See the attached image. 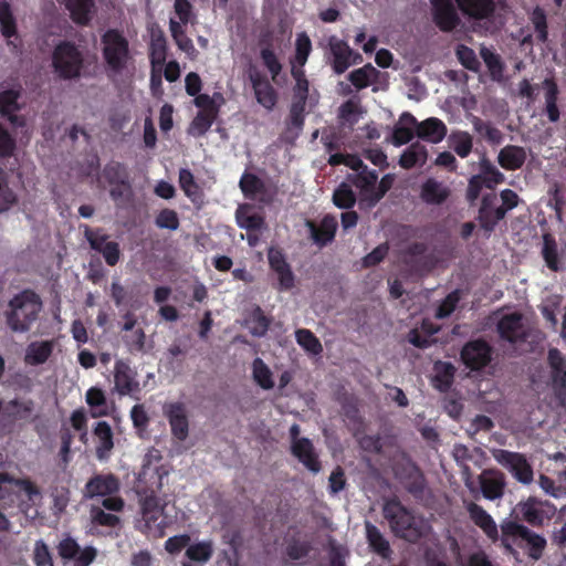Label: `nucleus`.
<instances>
[{"label": "nucleus", "instance_id": "nucleus-1", "mask_svg": "<svg viewBox=\"0 0 566 566\" xmlns=\"http://www.w3.org/2000/svg\"><path fill=\"white\" fill-rule=\"evenodd\" d=\"M41 310L40 295L31 289H24L9 301L4 312L6 324L13 333H27L38 321Z\"/></svg>", "mask_w": 566, "mask_h": 566}, {"label": "nucleus", "instance_id": "nucleus-2", "mask_svg": "<svg viewBox=\"0 0 566 566\" xmlns=\"http://www.w3.org/2000/svg\"><path fill=\"white\" fill-rule=\"evenodd\" d=\"M51 60L53 72L60 80H77L83 75L84 54L73 41H60L53 49Z\"/></svg>", "mask_w": 566, "mask_h": 566}, {"label": "nucleus", "instance_id": "nucleus-3", "mask_svg": "<svg viewBox=\"0 0 566 566\" xmlns=\"http://www.w3.org/2000/svg\"><path fill=\"white\" fill-rule=\"evenodd\" d=\"M102 56L108 75L120 74L132 61L129 41L118 29H108L101 36Z\"/></svg>", "mask_w": 566, "mask_h": 566}, {"label": "nucleus", "instance_id": "nucleus-4", "mask_svg": "<svg viewBox=\"0 0 566 566\" xmlns=\"http://www.w3.org/2000/svg\"><path fill=\"white\" fill-rule=\"evenodd\" d=\"M382 514L396 536L410 542L420 538L421 531L415 515L397 497L385 502Z\"/></svg>", "mask_w": 566, "mask_h": 566}, {"label": "nucleus", "instance_id": "nucleus-5", "mask_svg": "<svg viewBox=\"0 0 566 566\" xmlns=\"http://www.w3.org/2000/svg\"><path fill=\"white\" fill-rule=\"evenodd\" d=\"M502 206L493 209V206L497 203V197L495 193H486L482 197L481 207L479 210V221L488 232H492L497 222L504 219L509 210L517 207L520 198L517 193L512 189H504L500 193Z\"/></svg>", "mask_w": 566, "mask_h": 566}, {"label": "nucleus", "instance_id": "nucleus-6", "mask_svg": "<svg viewBox=\"0 0 566 566\" xmlns=\"http://www.w3.org/2000/svg\"><path fill=\"white\" fill-rule=\"evenodd\" d=\"M239 187L245 199L270 206L277 196V186L271 180H264L253 172L244 171Z\"/></svg>", "mask_w": 566, "mask_h": 566}, {"label": "nucleus", "instance_id": "nucleus-7", "mask_svg": "<svg viewBox=\"0 0 566 566\" xmlns=\"http://www.w3.org/2000/svg\"><path fill=\"white\" fill-rule=\"evenodd\" d=\"M494 460L505 468L520 483L530 484L533 481V468L526 457L520 452L505 449L492 450Z\"/></svg>", "mask_w": 566, "mask_h": 566}, {"label": "nucleus", "instance_id": "nucleus-8", "mask_svg": "<svg viewBox=\"0 0 566 566\" xmlns=\"http://www.w3.org/2000/svg\"><path fill=\"white\" fill-rule=\"evenodd\" d=\"M139 505L145 527L151 531L155 527L159 536L164 535V526L158 522L163 516L166 503L156 494L154 490H138Z\"/></svg>", "mask_w": 566, "mask_h": 566}, {"label": "nucleus", "instance_id": "nucleus-9", "mask_svg": "<svg viewBox=\"0 0 566 566\" xmlns=\"http://www.w3.org/2000/svg\"><path fill=\"white\" fill-rule=\"evenodd\" d=\"M492 346L482 338L469 340L460 352L463 365L472 371L486 367L492 360Z\"/></svg>", "mask_w": 566, "mask_h": 566}, {"label": "nucleus", "instance_id": "nucleus-10", "mask_svg": "<svg viewBox=\"0 0 566 566\" xmlns=\"http://www.w3.org/2000/svg\"><path fill=\"white\" fill-rule=\"evenodd\" d=\"M248 78L252 86L256 102L268 111H272L277 103V92L270 80L256 66L248 70Z\"/></svg>", "mask_w": 566, "mask_h": 566}, {"label": "nucleus", "instance_id": "nucleus-11", "mask_svg": "<svg viewBox=\"0 0 566 566\" xmlns=\"http://www.w3.org/2000/svg\"><path fill=\"white\" fill-rule=\"evenodd\" d=\"M84 235L92 250L101 253L109 266H115L120 259L122 252L116 241H109V235L103 233L101 229L93 230L85 227Z\"/></svg>", "mask_w": 566, "mask_h": 566}, {"label": "nucleus", "instance_id": "nucleus-12", "mask_svg": "<svg viewBox=\"0 0 566 566\" xmlns=\"http://www.w3.org/2000/svg\"><path fill=\"white\" fill-rule=\"evenodd\" d=\"M432 21L442 32H452L461 24V18L452 0H430Z\"/></svg>", "mask_w": 566, "mask_h": 566}, {"label": "nucleus", "instance_id": "nucleus-13", "mask_svg": "<svg viewBox=\"0 0 566 566\" xmlns=\"http://www.w3.org/2000/svg\"><path fill=\"white\" fill-rule=\"evenodd\" d=\"M171 434L179 441H185L189 434V420L186 406L182 402H169L163 407Z\"/></svg>", "mask_w": 566, "mask_h": 566}, {"label": "nucleus", "instance_id": "nucleus-14", "mask_svg": "<svg viewBox=\"0 0 566 566\" xmlns=\"http://www.w3.org/2000/svg\"><path fill=\"white\" fill-rule=\"evenodd\" d=\"M353 55V49L344 40L335 35L328 39L327 61L335 74L340 75L350 67L349 57Z\"/></svg>", "mask_w": 566, "mask_h": 566}, {"label": "nucleus", "instance_id": "nucleus-15", "mask_svg": "<svg viewBox=\"0 0 566 566\" xmlns=\"http://www.w3.org/2000/svg\"><path fill=\"white\" fill-rule=\"evenodd\" d=\"M119 480L113 473L95 474L85 484L83 495L86 499L114 495L119 491Z\"/></svg>", "mask_w": 566, "mask_h": 566}, {"label": "nucleus", "instance_id": "nucleus-16", "mask_svg": "<svg viewBox=\"0 0 566 566\" xmlns=\"http://www.w3.org/2000/svg\"><path fill=\"white\" fill-rule=\"evenodd\" d=\"M556 507L549 502L539 501L536 497L521 504V513L525 522L532 526H542L545 520L551 518L555 514Z\"/></svg>", "mask_w": 566, "mask_h": 566}, {"label": "nucleus", "instance_id": "nucleus-17", "mask_svg": "<svg viewBox=\"0 0 566 566\" xmlns=\"http://www.w3.org/2000/svg\"><path fill=\"white\" fill-rule=\"evenodd\" d=\"M306 227L310 230L313 242L317 247L323 248L334 241L338 222L333 214H325L318 223L307 220Z\"/></svg>", "mask_w": 566, "mask_h": 566}, {"label": "nucleus", "instance_id": "nucleus-18", "mask_svg": "<svg viewBox=\"0 0 566 566\" xmlns=\"http://www.w3.org/2000/svg\"><path fill=\"white\" fill-rule=\"evenodd\" d=\"M20 96V88H10L0 92V116L7 118L10 124L17 128L25 125L24 117L17 115V112L20 111L18 102Z\"/></svg>", "mask_w": 566, "mask_h": 566}, {"label": "nucleus", "instance_id": "nucleus-19", "mask_svg": "<svg viewBox=\"0 0 566 566\" xmlns=\"http://www.w3.org/2000/svg\"><path fill=\"white\" fill-rule=\"evenodd\" d=\"M497 332L502 339L512 344L523 342L527 337L523 326V315L518 312L504 315L497 323Z\"/></svg>", "mask_w": 566, "mask_h": 566}, {"label": "nucleus", "instance_id": "nucleus-20", "mask_svg": "<svg viewBox=\"0 0 566 566\" xmlns=\"http://www.w3.org/2000/svg\"><path fill=\"white\" fill-rule=\"evenodd\" d=\"M69 11L71 20L81 27L91 23L96 12L95 0H57Z\"/></svg>", "mask_w": 566, "mask_h": 566}, {"label": "nucleus", "instance_id": "nucleus-21", "mask_svg": "<svg viewBox=\"0 0 566 566\" xmlns=\"http://www.w3.org/2000/svg\"><path fill=\"white\" fill-rule=\"evenodd\" d=\"M136 371L127 361L122 359L115 363L114 380L117 392L122 396L139 391V382L136 380Z\"/></svg>", "mask_w": 566, "mask_h": 566}, {"label": "nucleus", "instance_id": "nucleus-22", "mask_svg": "<svg viewBox=\"0 0 566 566\" xmlns=\"http://www.w3.org/2000/svg\"><path fill=\"white\" fill-rule=\"evenodd\" d=\"M467 511L471 521L483 531L490 541L495 543L500 539V534L495 521L481 505L474 502H470L467 505Z\"/></svg>", "mask_w": 566, "mask_h": 566}, {"label": "nucleus", "instance_id": "nucleus-23", "mask_svg": "<svg viewBox=\"0 0 566 566\" xmlns=\"http://www.w3.org/2000/svg\"><path fill=\"white\" fill-rule=\"evenodd\" d=\"M291 452L311 472L318 473L321 471L322 465L318 455L308 438H301V440L293 441Z\"/></svg>", "mask_w": 566, "mask_h": 566}, {"label": "nucleus", "instance_id": "nucleus-24", "mask_svg": "<svg viewBox=\"0 0 566 566\" xmlns=\"http://www.w3.org/2000/svg\"><path fill=\"white\" fill-rule=\"evenodd\" d=\"M260 57L266 67L273 82L277 81V76L282 72V63L280 62L272 44V35L270 32L262 34L259 39Z\"/></svg>", "mask_w": 566, "mask_h": 566}, {"label": "nucleus", "instance_id": "nucleus-25", "mask_svg": "<svg viewBox=\"0 0 566 566\" xmlns=\"http://www.w3.org/2000/svg\"><path fill=\"white\" fill-rule=\"evenodd\" d=\"M450 193L448 186L432 177L426 179L420 188V199L431 206L444 203Z\"/></svg>", "mask_w": 566, "mask_h": 566}, {"label": "nucleus", "instance_id": "nucleus-26", "mask_svg": "<svg viewBox=\"0 0 566 566\" xmlns=\"http://www.w3.org/2000/svg\"><path fill=\"white\" fill-rule=\"evenodd\" d=\"M548 365L552 368V380L560 398L566 394V360L557 348H551L547 355Z\"/></svg>", "mask_w": 566, "mask_h": 566}, {"label": "nucleus", "instance_id": "nucleus-27", "mask_svg": "<svg viewBox=\"0 0 566 566\" xmlns=\"http://www.w3.org/2000/svg\"><path fill=\"white\" fill-rule=\"evenodd\" d=\"M448 128L446 124L437 118L429 117L417 124L416 135L423 140L438 144L447 136Z\"/></svg>", "mask_w": 566, "mask_h": 566}, {"label": "nucleus", "instance_id": "nucleus-28", "mask_svg": "<svg viewBox=\"0 0 566 566\" xmlns=\"http://www.w3.org/2000/svg\"><path fill=\"white\" fill-rule=\"evenodd\" d=\"M463 14L474 20L491 18L495 12L494 0H455Z\"/></svg>", "mask_w": 566, "mask_h": 566}, {"label": "nucleus", "instance_id": "nucleus-29", "mask_svg": "<svg viewBox=\"0 0 566 566\" xmlns=\"http://www.w3.org/2000/svg\"><path fill=\"white\" fill-rule=\"evenodd\" d=\"M35 403L32 399H11L4 403L3 419L8 421L28 420L32 417Z\"/></svg>", "mask_w": 566, "mask_h": 566}, {"label": "nucleus", "instance_id": "nucleus-30", "mask_svg": "<svg viewBox=\"0 0 566 566\" xmlns=\"http://www.w3.org/2000/svg\"><path fill=\"white\" fill-rule=\"evenodd\" d=\"M178 182L186 197L189 198L195 206L200 207L203 203V190L196 181L190 169L181 168L179 170Z\"/></svg>", "mask_w": 566, "mask_h": 566}, {"label": "nucleus", "instance_id": "nucleus-31", "mask_svg": "<svg viewBox=\"0 0 566 566\" xmlns=\"http://www.w3.org/2000/svg\"><path fill=\"white\" fill-rule=\"evenodd\" d=\"M53 340H35L27 346L24 363L29 366H39L44 364L53 353Z\"/></svg>", "mask_w": 566, "mask_h": 566}, {"label": "nucleus", "instance_id": "nucleus-32", "mask_svg": "<svg viewBox=\"0 0 566 566\" xmlns=\"http://www.w3.org/2000/svg\"><path fill=\"white\" fill-rule=\"evenodd\" d=\"M526 151L521 146L506 145L497 155L499 165L505 170H517L526 160Z\"/></svg>", "mask_w": 566, "mask_h": 566}, {"label": "nucleus", "instance_id": "nucleus-33", "mask_svg": "<svg viewBox=\"0 0 566 566\" xmlns=\"http://www.w3.org/2000/svg\"><path fill=\"white\" fill-rule=\"evenodd\" d=\"M501 544L505 548V551L513 553L512 543L517 544L520 547H523L521 542L525 534H528V528L523 524H520L514 521H505L501 524Z\"/></svg>", "mask_w": 566, "mask_h": 566}, {"label": "nucleus", "instance_id": "nucleus-34", "mask_svg": "<svg viewBox=\"0 0 566 566\" xmlns=\"http://www.w3.org/2000/svg\"><path fill=\"white\" fill-rule=\"evenodd\" d=\"M427 147L420 142H415L401 154L399 165L403 169H411L416 166L422 167L427 163Z\"/></svg>", "mask_w": 566, "mask_h": 566}, {"label": "nucleus", "instance_id": "nucleus-35", "mask_svg": "<svg viewBox=\"0 0 566 566\" xmlns=\"http://www.w3.org/2000/svg\"><path fill=\"white\" fill-rule=\"evenodd\" d=\"M542 256L546 266L553 272H559L564 268V262L558 253V245L551 233L543 234Z\"/></svg>", "mask_w": 566, "mask_h": 566}, {"label": "nucleus", "instance_id": "nucleus-36", "mask_svg": "<svg viewBox=\"0 0 566 566\" xmlns=\"http://www.w3.org/2000/svg\"><path fill=\"white\" fill-rule=\"evenodd\" d=\"M101 177L105 179L109 186H125L127 189H132L127 168L119 161L112 160L106 164L102 170Z\"/></svg>", "mask_w": 566, "mask_h": 566}, {"label": "nucleus", "instance_id": "nucleus-37", "mask_svg": "<svg viewBox=\"0 0 566 566\" xmlns=\"http://www.w3.org/2000/svg\"><path fill=\"white\" fill-rule=\"evenodd\" d=\"M94 436L97 439L96 455L98 459L107 458L114 448L113 431L108 422L98 421L94 428Z\"/></svg>", "mask_w": 566, "mask_h": 566}, {"label": "nucleus", "instance_id": "nucleus-38", "mask_svg": "<svg viewBox=\"0 0 566 566\" xmlns=\"http://www.w3.org/2000/svg\"><path fill=\"white\" fill-rule=\"evenodd\" d=\"M480 56L486 65L492 81L502 82L504 78L505 63L501 55L486 46H482L480 49Z\"/></svg>", "mask_w": 566, "mask_h": 566}, {"label": "nucleus", "instance_id": "nucleus-39", "mask_svg": "<svg viewBox=\"0 0 566 566\" xmlns=\"http://www.w3.org/2000/svg\"><path fill=\"white\" fill-rule=\"evenodd\" d=\"M213 552V542L208 539L188 545L185 555L190 562L201 566L211 559Z\"/></svg>", "mask_w": 566, "mask_h": 566}, {"label": "nucleus", "instance_id": "nucleus-40", "mask_svg": "<svg viewBox=\"0 0 566 566\" xmlns=\"http://www.w3.org/2000/svg\"><path fill=\"white\" fill-rule=\"evenodd\" d=\"M379 71L370 63L356 69L348 74L349 82L357 88L363 90L377 81Z\"/></svg>", "mask_w": 566, "mask_h": 566}, {"label": "nucleus", "instance_id": "nucleus-41", "mask_svg": "<svg viewBox=\"0 0 566 566\" xmlns=\"http://www.w3.org/2000/svg\"><path fill=\"white\" fill-rule=\"evenodd\" d=\"M149 59L153 66H163L167 59V41L163 31L153 32L149 43Z\"/></svg>", "mask_w": 566, "mask_h": 566}, {"label": "nucleus", "instance_id": "nucleus-42", "mask_svg": "<svg viewBox=\"0 0 566 566\" xmlns=\"http://www.w3.org/2000/svg\"><path fill=\"white\" fill-rule=\"evenodd\" d=\"M545 92V105H546V115L552 123H556L559 120L560 113L557 106L558 99V86L553 78H546L544 81Z\"/></svg>", "mask_w": 566, "mask_h": 566}, {"label": "nucleus", "instance_id": "nucleus-43", "mask_svg": "<svg viewBox=\"0 0 566 566\" xmlns=\"http://www.w3.org/2000/svg\"><path fill=\"white\" fill-rule=\"evenodd\" d=\"M449 147L461 158H467L473 148L472 136L464 130H453L448 137Z\"/></svg>", "mask_w": 566, "mask_h": 566}, {"label": "nucleus", "instance_id": "nucleus-44", "mask_svg": "<svg viewBox=\"0 0 566 566\" xmlns=\"http://www.w3.org/2000/svg\"><path fill=\"white\" fill-rule=\"evenodd\" d=\"M365 528L366 537L371 549L384 557L388 556L390 553V545L379 528L370 522L365 523Z\"/></svg>", "mask_w": 566, "mask_h": 566}, {"label": "nucleus", "instance_id": "nucleus-45", "mask_svg": "<svg viewBox=\"0 0 566 566\" xmlns=\"http://www.w3.org/2000/svg\"><path fill=\"white\" fill-rule=\"evenodd\" d=\"M253 380L265 390L274 387L273 375L269 366L261 359L255 358L252 363Z\"/></svg>", "mask_w": 566, "mask_h": 566}, {"label": "nucleus", "instance_id": "nucleus-46", "mask_svg": "<svg viewBox=\"0 0 566 566\" xmlns=\"http://www.w3.org/2000/svg\"><path fill=\"white\" fill-rule=\"evenodd\" d=\"M217 116L218 113L216 112L199 111L190 124L189 134L198 137L203 136L210 129Z\"/></svg>", "mask_w": 566, "mask_h": 566}, {"label": "nucleus", "instance_id": "nucleus-47", "mask_svg": "<svg viewBox=\"0 0 566 566\" xmlns=\"http://www.w3.org/2000/svg\"><path fill=\"white\" fill-rule=\"evenodd\" d=\"M522 542H525L526 544L522 548H527V555L532 559L538 560L543 556L546 547V539L542 535H538L528 528V534L523 536L521 543Z\"/></svg>", "mask_w": 566, "mask_h": 566}, {"label": "nucleus", "instance_id": "nucleus-48", "mask_svg": "<svg viewBox=\"0 0 566 566\" xmlns=\"http://www.w3.org/2000/svg\"><path fill=\"white\" fill-rule=\"evenodd\" d=\"M333 203L339 209H350L356 203V195L352 187L342 182L333 192Z\"/></svg>", "mask_w": 566, "mask_h": 566}, {"label": "nucleus", "instance_id": "nucleus-49", "mask_svg": "<svg viewBox=\"0 0 566 566\" xmlns=\"http://www.w3.org/2000/svg\"><path fill=\"white\" fill-rule=\"evenodd\" d=\"M481 174L485 179L486 188L492 189L495 185L504 181V175L486 158L483 157L480 161Z\"/></svg>", "mask_w": 566, "mask_h": 566}, {"label": "nucleus", "instance_id": "nucleus-50", "mask_svg": "<svg viewBox=\"0 0 566 566\" xmlns=\"http://www.w3.org/2000/svg\"><path fill=\"white\" fill-rule=\"evenodd\" d=\"M248 323L250 324V333L258 337L264 336L270 327V319L260 306L252 311Z\"/></svg>", "mask_w": 566, "mask_h": 566}, {"label": "nucleus", "instance_id": "nucleus-51", "mask_svg": "<svg viewBox=\"0 0 566 566\" xmlns=\"http://www.w3.org/2000/svg\"><path fill=\"white\" fill-rule=\"evenodd\" d=\"M300 346L313 355L322 353L323 347L318 338L310 329L301 328L295 333Z\"/></svg>", "mask_w": 566, "mask_h": 566}, {"label": "nucleus", "instance_id": "nucleus-52", "mask_svg": "<svg viewBox=\"0 0 566 566\" xmlns=\"http://www.w3.org/2000/svg\"><path fill=\"white\" fill-rule=\"evenodd\" d=\"M91 521L94 525L116 527L120 523V518L113 514L107 513L101 506L92 505L90 510Z\"/></svg>", "mask_w": 566, "mask_h": 566}, {"label": "nucleus", "instance_id": "nucleus-53", "mask_svg": "<svg viewBox=\"0 0 566 566\" xmlns=\"http://www.w3.org/2000/svg\"><path fill=\"white\" fill-rule=\"evenodd\" d=\"M531 21L536 32L537 41L545 43L548 39L547 17L545 10L541 7L534 8L533 12L531 13Z\"/></svg>", "mask_w": 566, "mask_h": 566}, {"label": "nucleus", "instance_id": "nucleus-54", "mask_svg": "<svg viewBox=\"0 0 566 566\" xmlns=\"http://www.w3.org/2000/svg\"><path fill=\"white\" fill-rule=\"evenodd\" d=\"M483 496L488 500H496L503 495L504 482L497 478H483L481 480Z\"/></svg>", "mask_w": 566, "mask_h": 566}, {"label": "nucleus", "instance_id": "nucleus-55", "mask_svg": "<svg viewBox=\"0 0 566 566\" xmlns=\"http://www.w3.org/2000/svg\"><path fill=\"white\" fill-rule=\"evenodd\" d=\"M312 51V42L308 35L303 32L297 34L295 42V62L300 66H304Z\"/></svg>", "mask_w": 566, "mask_h": 566}, {"label": "nucleus", "instance_id": "nucleus-56", "mask_svg": "<svg viewBox=\"0 0 566 566\" xmlns=\"http://www.w3.org/2000/svg\"><path fill=\"white\" fill-rule=\"evenodd\" d=\"M460 298L461 296L458 290L449 293L438 306L436 311V317L439 319L449 317L455 311Z\"/></svg>", "mask_w": 566, "mask_h": 566}, {"label": "nucleus", "instance_id": "nucleus-57", "mask_svg": "<svg viewBox=\"0 0 566 566\" xmlns=\"http://www.w3.org/2000/svg\"><path fill=\"white\" fill-rule=\"evenodd\" d=\"M457 56L459 62L469 71L478 72L480 62L473 49L467 45H459L457 49Z\"/></svg>", "mask_w": 566, "mask_h": 566}, {"label": "nucleus", "instance_id": "nucleus-58", "mask_svg": "<svg viewBox=\"0 0 566 566\" xmlns=\"http://www.w3.org/2000/svg\"><path fill=\"white\" fill-rule=\"evenodd\" d=\"M155 223L158 228L168 230H177L180 224L177 212L168 208L157 214Z\"/></svg>", "mask_w": 566, "mask_h": 566}, {"label": "nucleus", "instance_id": "nucleus-59", "mask_svg": "<svg viewBox=\"0 0 566 566\" xmlns=\"http://www.w3.org/2000/svg\"><path fill=\"white\" fill-rule=\"evenodd\" d=\"M146 335L143 328L133 331L132 334L124 336V343L130 354L143 353L145 349Z\"/></svg>", "mask_w": 566, "mask_h": 566}, {"label": "nucleus", "instance_id": "nucleus-60", "mask_svg": "<svg viewBox=\"0 0 566 566\" xmlns=\"http://www.w3.org/2000/svg\"><path fill=\"white\" fill-rule=\"evenodd\" d=\"M378 180V174L376 170H370L368 167H364L361 169L356 178H355V186L360 189V191H367L368 189L375 188V185Z\"/></svg>", "mask_w": 566, "mask_h": 566}, {"label": "nucleus", "instance_id": "nucleus-61", "mask_svg": "<svg viewBox=\"0 0 566 566\" xmlns=\"http://www.w3.org/2000/svg\"><path fill=\"white\" fill-rule=\"evenodd\" d=\"M454 378V367L450 363L442 364L441 369L438 370L434 381L437 382V387L441 391H447Z\"/></svg>", "mask_w": 566, "mask_h": 566}, {"label": "nucleus", "instance_id": "nucleus-62", "mask_svg": "<svg viewBox=\"0 0 566 566\" xmlns=\"http://www.w3.org/2000/svg\"><path fill=\"white\" fill-rule=\"evenodd\" d=\"M306 103L292 101L289 114V125L296 129H302L305 120Z\"/></svg>", "mask_w": 566, "mask_h": 566}, {"label": "nucleus", "instance_id": "nucleus-63", "mask_svg": "<svg viewBox=\"0 0 566 566\" xmlns=\"http://www.w3.org/2000/svg\"><path fill=\"white\" fill-rule=\"evenodd\" d=\"M237 220H238V226L241 229H245L249 232L259 231L265 224L264 217H262L259 213H253V214H248V216H240L238 213Z\"/></svg>", "mask_w": 566, "mask_h": 566}, {"label": "nucleus", "instance_id": "nucleus-64", "mask_svg": "<svg viewBox=\"0 0 566 566\" xmlns=\"http://www.w3.org/2000/svg\"><path fill=\"white\" fill-rule=\"evenodd\" d=\"M424 476L419 470H416L415 473L410 474L409 480L406 483V490L415 497H421L424 493Z\"/></svg>", "mask_w": 566, "mask_h": 566}]
</instances>
